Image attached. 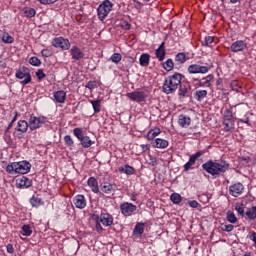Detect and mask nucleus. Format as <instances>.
Masks as SVG:
<instances>
[{"mask_svg": "<svg viewBox=\"0 0 256 256\" xmlns=\"http://www.w3.org/2000/svg\"><path fill=\"white\" fill-rule=\"evenodd\" d=\"M202 169L209 175H212V177H219L222 173H227V171H229V163H227V161L217 162L208 160L202 164Z\"/></svg>", "mask_w": 256, "mask_h": 256, "instance_id": "f257e3e1", "label": "nucleus"}, {"mask_svg": "<svg viewBox=\"0 0 256 256\" xmlns=\"http://www.w3.org/2000/svg\"><path fill=\"white\" fill-rule=\"evenodd\" d=\"M183 80V74L174 73L165 78L162 91L166 93V95H170V93H175L177 89H179V85H181V81Z\"/></svg>", "mask_w": 256, "mask_h": 256, "instance_id": "f03ea898", "label": "nucleus"}, {"mask_svg": "<svg viewBox=\"0 0 256 256\" xmlns=\"http://www.w3.org/2000/svg\"><path fill=\"white\" fill-rule=\"evenodd\" d=\"M6 171L10 175H27L31 171V163L27 161L12 162L7 165Z\"/></svg>", "mask_w": 256, "mask_h": 256, "instance_id": "7ed1b4c3", "label": "nucleus"}, {"mask_svg": "<svg viewBox=\"0 0 256 256\" xmlns=\"http://www.w3.org/2000/svg\"><path fill=\"white\" fill-rule=\"evenodd\" d=\"M113 9V3L109 0H104L97 8V15L100 21H105L111 10Z\"/></svg>", "mask_w": 256, "mask_h": 256, "instance_id": "20e7f679", "label": "nucleus"}, {"mask_svg": "<svg viewBox=\"0 0 256 256\" xmlns=\"http://www.w3.org/2000/svg\"><path fill=\"white\" fill-rule=\"evenodd\" d=\"M224 131L229 133L235 129V118L233 117V111L226 109L223 116Z\"/></svg>", "mask_w": 256, "mask_h": 256, "instance_id": "39448f33", "label": "nucleus"}, {"mask_svg": "<svg viewBox=\"0 0 256 256\" xmlns=\"http://www.w3.org/2000/svg\"><path fill=\"white\" fill-rule=\"evenodd\" d=\"M73 133L75 137L78 138L84 149H89V147L95 143V141L91 140L89 136H85L83 134V129L81 128H74Z\"/></svg>", "mask_w": 256, "mask_h": 256, "instance_id": "423d86ee", "label": "nucleus"}, {"mask_svg": "<svg viewBox=\"0 0 256 256\" xmlns=\"http://www.w3.org/2000/svg\"><path fill=\"white\" fill-rule=\"evenodd\" d=\"M47 123V117L45 116H35V114H31L28 120V125L30 131H35V129H40Z\"/></svg>", "mask_w": 256, "mask_h": 256, "instance_id": "0eeeda50", "label": "nucleus"}, {"mask_svg": "<svg viewBox=\"0 0 256 256\" xmlns=\"http://www.w3.org/2000/svg\"><path fill=\"white\" fill-rule=\"evenodd\" d=\"M16 79L21 80V85H29V82L31 81V73L26 67H22L15 73Z\"/></svg>", "mask_w": 256, "mask_h": 256, "instance_id": "6e6552de", "label": "nucleus"}, {"mask_svg": "<svg viewBox=\"0 0 256 256\" xmlns=\"http://www.w3.org/2000/svg\"><path fill=\"white\" fill-rule=\"evenodd\" d=\"M51 45L56 49H62V51H67L71 47V42H69V39H65L63 37H56L52 40Z\"/></svg>", "mask_w": 256, "mask_h": 256, "instance_id": "1a4fd4ad", "label": "nucleus"}, {"mask_svg": "<svg viewBox=\"0 0 256 256\" xmlns=\"http://www.w3.org/2000/svg\"><path fill=\"white\" fill-rule=\"evenodd\" d=\"M120 211L124 217H131L137 211V206L133 203L123 202L120 204Z\"/></svg>", "mask_w": 256, "mask_h": 256, "instance_id": "9d476101", "label": "nucleus"}, {"mask_svg": "<svg viewBox=\"0 0 256 256\" xmlns=\"http://www.w3.org/2000/svg\"><path fill=\"white\" fill-rule=\"evenodd\" d=\"M126 97L135 103H143L147 100V94L144 91L129 92L126 94Z\"/></svg>", "mask_w": 256, "mask_h": 256, "instance_id": "9b49d317", "label": "nucleus"}, {"mask_svg": "<svg viewBox=\"0 0 256 256\" xmlns=\"http://www.w3.org/2000/svg\"><path fill=\"white\" fill-rule=\"evenodd\" d=\"M187 71L190 73V75H196L199 73L205 75V73H209V67L201 66L199 64H192L188 66Z\"/></svg>", "mask_w": 256, "mask_h": 256, "instance_id": "f8f14e48", "label": "nucleus"}, {"mask_svg": "<svg viewBox=\"0 0 256 256\" xmlns=\"http://www.w3.org/2000/svg\"><path fill=\"white\" fill-rule=\"evenodd\" d=\"M97 220L100 221L104 227H111V225H113L114 218L113 215L107 212H102L100 216L97 217Z\"/></svg>", "mask_w": 256, "mask_h": 256, "instance_id": "ddd939ff", "label": "nucleus"}, {"mask_svg": "<svg viewBox=\"0 0 256 256\" xmlns=\"http://www.w3.org/2000/svg\"><path fill=\"white\" fill-rule=\"evenodd\" d=\"M247 49V42L243 40H237L233 42L230 46V50L232 53H239L241 51H245Z\"/></svg>", "mask_w": 256, "mask_h": 256, "instance_id": "4468645a", "label": "nucleus"}, {"mask_svg": "<svg viewBox=\"0 0 256 256\" xmlns=\"http://www.w3.org/2000/svg\"><path fill=\"white\" fill-rule=\"evenodd\" d=\"M202 155H205V151H198L190 156L189 161L184 165V171H189V169L195 165V161H197L199 157H202Z\"/></svg>", "mask_w": 256, "mask_h": 256, "instance_id": "2eb2a0df", "label": "nucleus"}, {"mask_svg": "<svg viewBox=\"0 0 256 256\" xmlns=\"http://www.w3.org/2000/svg\"><path fill=\"white\" fill-rule=\"evenodd\" d=\"M245 187L241 183L233 184L229 187V192L232 197H239V195L243 194Z\"/></svg>", "mask_w": 256, "mask_h": 256, "instance_id": "dca6fc26", "label": "nucleus"}, {"mask_svg": "<svg viewBox=\"0 0 256 256\" xmlns=\"http://www.w3.org/2000/svg\"><path fill=\"white\" fill-rule=\"evenodd\" d=\"M73 203L76 209H85L87 207V200L84 195L78 194L73 198Z\"/></svg>", "mask_w": 256, "mask_h": 256, "instance_id": "f3484780", "label": "nucleus"}, {"mask_svg": "<svg viewBox=\"0 0 256 256\" xmlns=\"http://www.w3.org/2000/svg\"><path fill=\"white\" fill-rule=\"evenodd\" d=\"M70 54L74 61H81V59L85 57V53H83V51H81V48L76 45L72 46V48L70 49Z\"/></svg>", "mask_w": 256, "mask_h": 256, "instance_id": "a211bd4d", "label": "nucleus"}, {"mask_svg": "<svg viewBox=\"0 0 256 256\" xmlns=\"http://www.w3.org/2000/svg\"><path fill=\"white\" fill-rule=\"evenodd\" d=\"M154 149H167L169 147V141L163 138H156L152 142Z\"/></svg>", "mask_w": 256, "mask_h": 256, "instance_id": "6ab92c4d", "label": "nucleus"}, {"mask_svg": "<svg viewBox=\"0 0 256 256\" xmlns=\"http://www.w3.org/2000/svg\"><path fill=\"white\" fill-rule=\"evenodd\" d=\"M115 189H116L115 184H111L109 182H104L103 184H101V191L103 193H106V195H111L115 193Z\"/></svg>", "mask_w": 256, "mask_h": 256, "instance_id": "aec40b11", "label": "nucleus"}, {"mask_svg": "<svg viewBox=\"0 0 256 256\" xmlns=\"http://www.w3.org/2000/svg\"><path fill=\"white\" fill-rule=\"evenodd\" d=\"M155 55L159 61H165V55H167V52H165V42H162L159 45V47L156 49Z\"/></svg>", "mask_w": 256, "mask_h": 256, "instance_id": "412c9836", "label": "nucleus"}, {"mask_svg": "<svg viewBox=\"0 0 256 256\" xmlns=\"http://www.w3.org/2000/svg\"><path fill=\"white\" fill-rule=\"evenodd\" d=\"M198 81V87H211V81H213V75L209 74L208 76L202 78L201 80L195 79Z\"/></svg>", "mask_w": 256, "mask_h": 256, "instance_id": "4be33fe9", "label": "nucleus"}, {"mask_svg": "<svg viewBox=\"0 0 256 256\" xmlns=\"http://www.w3.org/2000/svg\"><path fill=\"white\" fill-rule=\"evenodd\" d=\"M87 185L93 193H99V182H97L95 177H90L87 181Z\"/></svg>", "mask_w": 256, "mask_h": 256, "instance_id": "5701e85b", "label": "nucleus"}, {"mask_svg": "<svg viewBox=\"0 0 256 256\" xmlns=\"http://www.w3.org/2000/svg\"><path fill=\"white\" fill-rule=\"evenodd\" d=\"M54 99L56 103H65V100L67 99V92L63 90L56 91L54 93Z\"/></svg>", "mask_w": 256, "mask_h": 256, "instance_id": "b1692460", "label": "nucleus"}, {"mask_svg": "<svg viewBox=\"0 0 256 256\" xmlns=\"http://www.w3.org/2000/svg\"><path fill=\"white\" fill-rule=\"evenodd\" d=\"M178 125H180V127H189V125H191V118L183 114L179 115Z\"/></svg>", "mask_w": 256, "mask_h": 256, "instance_id": "393cba45", "label": "nucleus"}, {"mask_svg": "<svg viewBox=\"0 0 256 256\" xmlns=\"http://www.w3.org/2000/svg\"><path fill=\"white\" fill-rule=\"evenodd\" d=\"M27 129H29V122L19 120L16 126V131H19L20 133H27Z\"/></svg>", "mask_w": 256, "mask_h": 256, "instance_id": "a878e982", "label": "nucleus"}, {"mask_svg": "<svg viewBox=\"0 0 256 256\" xmlns=\"http://www.w3.org/2000/svg\"><path fill=\"white\" fill-rule=\"evenodd\" d=\"M158 135H161V128L150 129L147 133V139L148 141H155V137Z\"/></svg>", "mask_w": 256, "mask_h": 256, "instance_id": "bb28decb", "label": "nucleus"}, {"mask_svg": "<svg viewBox=\"0 0 256 256\" xmlns=\"http://www.w3.org/2000/svg\"><path fill=\"white\" fill-rule=\"evenodd\" d=\"M20 189H29V187H31L33 185V182L31 181V179L27 178V177H22L19 180L18 183Z\"/></svg>", "mask_w": 256, "mask_h": 256, "instance_id": "cd10ccee", "label": "nucleus"}, {"mask_svg": "<svg viewBox=\"0 0 256 256\" xmlns=\"http://www.w3.org/2000/svg\"><path fill=\"white\" fill-rule=\"evenodd\" d=\"M140 65L141 67H149V61H151V55L144 53L140 56Z\"/></svg>", "mask_w": 256, "mask_h": 256, "instance_id": "c85d7f7f", "label": "nucleus"}, {"mask_svg": "<svg viewBox=\"0 0 256 256\" xmlns=\"http://www.w3.org/2000/svg\"><path fill=\"white\" fill-rule=\"evenodd\" d=\"M245 215L250 219V221H253L254 219H256V206L247 208Z\"/></svg>", "mask_w": 256, "mask_h": 256, "instance_id": "c756f323", "label": "nucleus"}, {"mask_svg": "<svg viewBox=\"0 0 256 256\" xmlns=\"http://www.w3.org/2000/svg\"><path fill=\"white\" fill-rule=\"evenodd\" d=\"M120 173H125L126 175H134L135 174V168L130 165H125L124 167L119 168Z\"/></svg>", "mask_w": 256, "mask_h": 256, "instance_id": "7c9ffc66", "label": "nucleus"}, {"mask_svg": "<svg viewBox=\"0 0 256 256\" xmlns=\"http://www.w3.org/2000/svg\"><path fill=\"white\" fill-rule=\"evenodd\" d=\"M187 61V55L184 52H180L175 56V63L177 65H183Z\"/></svg>", "mask_w": 256, "mask_h": 256, "instance_id": "2f4dec72", "label": "nucleus"}, {"mask_svg": "<svg viewBox=\"0 0 256 256\" xmlns=\"http://www.w3.org/2000/svg\"><path fill=\"white\" fill-rule=\"evenodd\" d=\"M145 232V224L137 223L133 230V235H141Z\"/></svg>", "mask_w": 256, "mask_h": 256, "instance_id": "473e14b6", "label": "nucleus"}, {"mask_svg": "<svg viewBox=\"0 0 256 256\" xmlns=\"http://www.w3.org/2000/svg\"><path fill=\"white\" fill-rule=\"evenodd\" d=\"M207 90H197L194 94L196 101H203L207 97Z\"/></svg>", "mask_w": 256, "mask_h": 256, "instance_id": "72a5a7b5", "label": "nucleus"}, {"mask_svg": "<svg viewBox=\"0 0 256 256\" xmlns=\"http://www.w3.org/2000/svg\"><path fill=\"white\" fill-rule=\"evenodd\" d=\"M162 65H163V69H165V71H173V69L175 67V63L173 62V59H171V58L167 59Z\"/></svg>", "mask_w": 256, "mask_h": 256, "instance_id": "f704fd0d", "label": "nucleus"}, {"mask_svg": "<svg viewBox=\"0 0 256 256\" xmlns=\"http://www.w3.org/2000/svg\"><path fill=\"white\" fill-rule=\"evenodd\" d=\"M30 204L32 207H40V205H43V200L38 196H32L30 198Z\"/></svg>", "mask_w": 256, "mask_h": 256, "instance_id": "c9c22d12", "label": "nucleus"}, {"mask_svg": "<svg viewBox=\"0 0 256 256\" xmlns=\"http://www.w3.org/2000/svg\"><path fill=\"white\" fill-rule=\"evenodd\" d=\"M182 197L181 194L179 193H172L170 195V201H172V203H174V205H179V203L182 201Z\"/></svg>", "mask_w": 256, "mask_h": 256, "instance_id": "e433bc0d", "label": "nucleus"}, {"mask_svg": "<svg viewBox=\"0 0 256 256\" xmlns=\"http://www.w3.org/2000/svg\"><path fill=\"white\" fill-rule=\"evenodd\" d=\"M2 41L6 44H11L15 41V38L13 36L9 35V33L2 32Z\"/></svg>", "mask_w": 256, "mask_h": 256, "instance_id": "4c0bfd02", "label": "nucleus"}, {"mask_svg": "<svg viewBox=\"0 0 256 256\" xmlns=\"http://www.w3.org/2000/svg\"><path fill=\"white\" fill-rule=\"evenodd\" d=\"M90 103L94 109V113L101 112V100H91Z\"/></svg>", "mask_w": 256, "mask_h": 256, "instance_id": "58836bf2", "label": "nucleus"}, {"mask_svg": "<svg viewBox=\"0 0 256 256\" xmlns=\"http://www.w3.org/2000/svg\"><path fill=\"white\" fill-rule=\"evenodd\" d=\"M226 219L228 223H232V224H235L238 221L237 216H235V213H233L232 211L227 212Z\"/></svg>", "mask_w": 256, "mask_h": 256, "instance_id": "ea45409f", "label": "nucleus"}, {"mask_svg": "<svg viewBox=\"0 0 256 256\" xmlns=\"http://www.w3.org/2000/svg\"><path fill=\"white\" fill-rule=\"evenodd\" d=\"M65 145L69 147V149H73L75 147V141H73V138H71V135H66L64 137Z\"/></svg>", "mask_w": 256, "mask_h": 256, "instance_id": "a19ab883", "label": "nucleus"}, {"mask_svg": "<svg viewBox=\"0 0 256 256\" xmlns=\"http://www.w3.org/2000/svg\"><path fill=\"white\" fill-rule=\"evenodd\" d=\"M215 41V37L213 36H206L204 41H202L203 47H211V44Z\"/></svg>", "mask_w": 256, "mask_h": 256, "instance_id": "79ce46f5", "label": "nucleus"}, {"mask_svg": "<svg viewBox=\"0 0 256 256\" xmlns=\"http://www.w3.org/2000/svg\"><path fill=\"white\" fill-rule=\"evenodd\" d=\"M22 231L24 237H31V235L33 234V230H31V226L29 225L22 226Z\"/></svg>", "mask_w": 256, "mask_h": 256, "instance_id": "37998d69", "label": "nucleus"}, {"mask_svg": "<svg viewBox=\"0 0 256 256\" xmlns=\"http://www.w3.org/2000/svg\"><path fill=\"white\" fill-rule=\"evenodd\" d=\"M121 59H123V56H121L120 53H114L111 55L110 57V61H112V63H120Z\"/></svg>", "mask_w": 256, "mask_h": 256, "instance_id": "c03bdc74", "label": "nucleus"}, {"mask_svg": "<svg viewBox=\"0 0 256 256\" xmlns=\"http://www.w3.org/2000/svg\"><path fill=\"white\" fill-rule=\"evenodd\" d=\"M29 63H30V65H33V67L41 66V60L35 56H33L29 59Z\"/></svg>", "mask_w": 256, "mask_h": 256, "instance_id": "a18cd8bd", "label": "nucleus"}, {"mask_svg": "<svg viewBox=\"0 0 256 256\" xmlns=\"http://www.w3.org/2000/svg\"><path fill=\"white\" fill-rule=\"evenodd\" d=\"M36 14H37V11L34 8H28L24 11L25 17H28V18L35 17Z\"/></svg>", "mask_w": 256, "mask_h": 256, "instance_id": "49530a36", "label": "nucleus"}, {"mask_svg": "<svg viewBox=\"0 0 256 256\" xmlns=\"http://www.w3.org/2000/svg\"><path fill=\"white\" fill-rule=\"evenodd\" d=\"M179 97H187L189 95V89L186 86H180Z\"/></svg>", "mask_w": 256, "mask_h": 256, "instance_id": "de8ad7c7", "label": "nucleus"}, {"mask_svg": "<svg viewBox=\"0 0 256 256\" xmlns=\"http://www.w3.org/2000/svg\"><path fill=\"white\" fill-rule=\"evenodd\" d=\"M235 211H237L240 217H245V208H243V204H237L235 206Z\"/></svg>", "mask_w": 256, "mask_h": 256, "instance_id": "09e8293b", "label": "nucleus"}, {"mask_svg": "<svg viewBox=\"0 0 256 256\" xmlns=\"http://www.w3.org/2000/svg\"><path fill=\"white\" fill-rule=\"evenodd\" d=\"M221 229L223 231H225L226 233H231V231H233V229H235V226H233L232 224H222Z\"/></svg>", "mask_w": 256, "mask_h": 256, "instance_id": "8fccbe9b", "label": "nucleus"}, {"mask_svg": "<svg viewBox=\"0 0 256 256\" xmlns=\"http://www.w3.org/2000/svg\"><path fill=\"white\" fill-rule=\"evenodd\" d=\"M230 87L233 91L239 92L241 89V86H239V82L237 80H233L230 84Z\"/></svg>", "mask_w": 256, "mask_h": 256, "instance_id": "3c124183", "label": "nucleus"}, {"mask_svg": "<svg viewBox=\"0 0 256 256\" xmlns=\"http://www.w3.org/2000/svg\"><path fill=\"white\" fill-rule=\"evenodd\" d=\"M36 77L38 78V81H42V79H45L47 75H45V72H43V69H38L36 72Z\"/></svg>", "mask_w": 256, "mask_h": 256, "instance_id": "603ef678", "label": "nucleus"}, {"mask_svg": "<svg viewBox=\"0 0 256 256\" xmlns=\"http://www.w3.org/2000/svg\"><path fill=\"white\" fill-rule=\"evenodd\" d=\"M41 55H42V57H51V55H53V52H51V50H49V49H43L42 51H41Z\"/></svg>", "mask_w": 256, "mask_h": 256, "instance_id": "864d4df0", "label": "nucleus"}, {"mask_svg": "<svg viewBox=\"0 0 256 256\" xmlns=\"http://www.w3.org/2000/svg\"><path fill=\"white\" fill-rule=\"evenodd\" d=\"M97 87V82L96 81H89L86 84V89H95Z\"/></svg>", "mask_w": 256, "mask_h": 256, "instance_id": "5fc2aeb1", "label": "nucleus"}, {"mask_svg": "<svg viewBox=\"0 0 256 256\" xmlns=\"http://www.w3.org/2000/svg\"><path fill=\"white\" fill-rule=\"evenodd\" d=\"M248 239H250V241H253V243H255L256 245V232H249Z\"/></svg>", "mask_w": 256, "mask_h": 256, "instance_id": "6e6d98bb", "label": "nucleus"}, {"mask_svg": "<svg viewBox=\"0 0 256 256\" xmlns=\"http://www.w3.org/2000/svg\"><path fill=\"white\" fill-rule=\"evenodd\" d=\"M41 5H53L55 1L53 0H38Z\"/></svg>", "mask_w": 256, "mask_h": 256, "instance_id": "4d7b16f0", "label": "nucleus"}, {"mask_svg": "<svg viewBox=\"0 0 256 256\" xmlns=\"http://www.w3.org/2000/svg\"><path fill=\"white\" fill-rule=\"evenodd\" d=\"M189 206L192 207V209H197L199 207V202L192 200L189 202Z\"/></svg>", "mask_w": 256, "mask_h": 256, "instance_id": "13d9d810", "label": "nucleus"}, {"mask_svg": "<svg viewBox=\"0 0 256 256\" xmlns=\"http://www.w3.org/2000/svg\"><path fill=\"white\" fill-rule=\"evenodd\" d=\"M96 231H98V233H101V231H103V226H101V222L98 220H96Z\"/></svg>", "mask_w": 256, "mask_h": 256, "instance_id": "bf43d9fd", "label": "nucleus"}, {"mask_svg": "<svg viewBox=\"0 0 256 256\" xmlns=\"http://www.w3.org/2000/svg\"><path fill=\"white\" fill-rule=\"evenodd\" d=\"M140 147H141L143 153L149 151V144H142V145H140Z\"/></svg>", "mask_w": 256, "mask_h": 256, "instance_id": "052dcab7", "label": "nucleus"}, {"mask_svg": "<svg viewBox=\"0 0 256 256\" xmlns=\"http://www.w3.org/2000/svg\"><path fill=\"white\" fill-rule=\"evenodd\" d=\"M239 123H246V125H251L249 117H246L245 120L239 119Z\"/></svg>", "mask_w": 256, "mask_h": 256, "instance_id": "680f3d73", "label": "nucleus"}, {"mask_svg": "<svg viewBox=\"0 0 256 256\" xmlns=\"http://www.w3.org/2000/svg\"><path fill=\"white\" fill-rule=\"evenodd\" d=\"M134 7H135L136 9H141V7H143V4H141V2H139V1H135V2H134Z\"/></svg>", "mask_w": 256, "mask_h": 256, "instance_id": "e2e57ef3", "label": "nucleus"}, {"mask_svg": "<svg viewBox=\"0 0 256 256\" xmlns=\"http://www.w3.org/2000/svg\"><path fill=\"white\" fill-rule=\"evenodd\" d=\"M6 249H7V251H8L9 253H13V251H14L13 245H11V244H8V245L6 246Z\"/></svg>", "mask_w": 256, "mask_h": 256, "instance_id": "0e129e2a", "label": "nucleus"}, {"mask_svg": "<svg viewBox=\"0 0 256 256\" xmlns=\"http://www.w3.org/2000/svg\"><path fill=\"white\" fill-rule=\"evenodd\" d=\"M13 128V122H10L7 126V129L6 131H9V129H12Z\"/></svg>", "mask_w": 256, "mask_h": 256, "instance_id": "69168bd1", "label": "nucleus"}, {"mask_svg": "<svg viewBox=\"0 0 256 256\" xmlns=\"http://www.w3.org/2000/svg\"><path fill=\"white\" fill-rule=\"evenodd\" d=\"M15 121H17V112H15V115H14L13 119L11 120V122L15 123Z\"/></svg>", "mask_w": 256, "mask_h": 256, "instance_id": "338daca9", "label": "nucleus"}, {"mask_svg": "<svg viewBox=\"0 0 256 256\" xmlns=\"http://www.w3.org/2000/svg\"><path fill=\"white\" fill-rule=\"evenodd\" d=\"M126 29H131V24H129V22H126Z\"/></svg>", "mask_w": 256, "mask_h": 256, "instance_id": "774afa93", "label": "nucleus"}]
</instances>
